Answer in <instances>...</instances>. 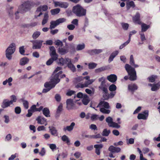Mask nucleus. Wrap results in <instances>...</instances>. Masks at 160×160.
<instances>
[{
    "label": "nucleus",
    "instance_id": "1",
    "mask_svg": "<svg viewBox=\"0 0 160 160\" xmlns=\"http://www.w3.org/2000/svg\"><path fill=\"white\" fill-rule=\"evenodd\" d=\"M58 78V75L56 74L51 79L49 82L44 84V86L46 88L44 89L42 91L43 93H46L49 91L52 88H54L55 85L60 82Z\"/></svg>",
    "mask_w": 160,
    "mask_h": 160
},
{
    "label": "nucleus",
    "instance_id": "2",
    "mask_svg": "<svg viewBox=\"0 0 160 160\" xmlns=\"http://www.w3.org/2000/svg\"><path fill=\"white\" fill-rule=\"evenodd\" d=\"M97 108H100V111L103 114H109L111 112V110L109 109L110 108V107L109 103L104 101L100 102Z\"/></svg>",
    "mask_w": 160,
    "mask_h": 160
},
{
    "label": "nucleus",
    "instance_id": "3",
    "mask_svg": "<svg viewBox=\"0 0 160 160\" xmlns=\"http://www.w3.org/2000/svg\"><path fill=\"white\" fill-rule=\"evenodd\" d=\"M125 68L129 75V79L131 81H134L137 79L136 72L135 69L130 65L126 64L125 65Z\"/></svg>",
    "mask_w": 160,
    "mask_h": 160
},
{
    "label": "nucleus",
    "instance_id": "4",
    "mask_svg": "<svg viewBox=\"0 0 160 160\" xmlns=\"http://www.w3.org/2000/svg\"><path fill=\"white\" fill-rule=\"evenodd\" d=\"M72 11L78 17H82L85 15L86 10L84 9L81 6L77 5L73 7Z\"/></svg>",
    "mask_w": 160,
    "mask_h": 160
},
{
    "label": "nucleus",
    "instance_id": "5",
    "mask_svg": "<svg viewBox=\"0 0 160 160\" xmlns=\"http://www.w3.org/2000/svg\"><path fill=\"white\" fill-rule=\"evenodd\" d=\"M16 50V45L15 43H11L6 50V56L9 60L12 58V55L14 53Z\"/></svg>",
    "mask_w": 160,
    "mask_h": 160
},
{
    "label": "nucleus",
    "instance_id": "6",
    "mask_svg": "<svg viewBox=\"0 0 160 160\" xmlns=\"http://www.w3.org/2000/svg\"><path fill=\"white\" fill-rule=\"evenodd\" d=\"M34 5V3L32 2L29 1L25 2L19 8V10L21 13H23L29 10Z\"/></svg>",
    "mask_w": 160,
    "mask_h": 160
},
{
    "label": "nucleus",
    "instance_id": "7",
    "mask_svg": "<svg viewBox=\"0 0 160 160\" xmlns=\"http://www.w3.org/2000/svg\"><path fill=\"white\" fill-rule=\"evenodd\" d=\"M99 82H101L100 85L99 86V88L102 90L104 92L107 93L108 92V90L106 85H105V78L102 77L98 78Z\"/></svg>",
    "mask_w": 160,
    "mask_h": 160
},
{
    "label": "nucleus",
    "instance_id": "8",
    "mask_svg": "<svg viewBox=\"0 0 160 160\" xmlns=\"http://www.w3.org/2000/svg\"><path fill=\"white\" fill-rule=\"evenodd\" d=\"M66 21V19L64 18H60L56 21H52L51 22L49 28L52 29L55 28L60 23L64 22Z\"/></svg>",
    "mask_w": 160,
    "mask_h": 160
},
{
    "label": "nucleus",
    "instance_id": "9",
    "mask_svg": "<svg viewBox=\"0 0 160 160\" xmlns=\"http://www.w3.org/2000/svg\"><path fill=\"white\" fill-rule=\"evenodd\" d=\"M48 8V7L46 5L41 6L38 7L35 12V17L37 18L42 14V12L46 11Z\"/></svg>",
    "mask_w": 160,
    "mask_h": 160
},
{
    "label": "nucleus",
    "instance_id": "10",
    "mask_svg": "<svg viewBox=\"0 0 160 160\" xmlns=\"http://www.w3.org/2000/svg\"><path fill=\"white\" fill-rule=\"evenodd\" d=\"M31 42L32 43V48L33 49H40L42 47L43 41L37 40L32 41Z\"/></svg>",
    "mask_w": 160,
    "mask_h": 160
},
{
    "label": "nucleus",
    "instance_id": "11",
    "mask_svg": "<svg viewBox=\"0 0 160 160\" xmlns=\"http://www.w3.org/2000/svg\"><path fill=\"white\" fill-rule=\"evenodd\" d=\"M94 81L95 79H92L87 80L84 83H80L77 85V87L78 88H81L87 87L89 85L92 84Z\"/></svg>",
    "mask_w": 160,
    "mask_h": 160
},
{
    "label": "nucleus",
    "instance_id": "12",
    "mask_svg": "<svg viewBox=\"0 0 160 160\" xmlns=\"http://www.w3.org/2000/svg\"><path fill=\"white\" fill-rule=\"evenodd\" d=\"M55 7H59L61 8H67L68 6V4L65 2L56 1L54 2Z\"/></svg>",
    "mask_w": 160,
    "mask_h": 160
},
{
    "label": "nucleus",
    "instance_id": "13",
    "mask_svg": "<svg viewBox=\"0 0 160 160\" xmlns=\"http://www.w3.org/2000/svg\"><path fill=\"white\" fill-rule=\"evenodd\" d=\"M148 116V111L145 110L141 113H139L137 118L138 119L146 120Z\"/></svg>",
    "mask_w": 160,
    "mask_h": 160
},
{
    "label": "nucleus",
    "instance_id": "14",
    "mask_svg": "<svg viewBox=\"0 0 160 160\" xmlns=\"http://www.w3.org/2000/svg\"><path fill=\"white\" fill-rule=\"evenodd\" d=\"M36 120L37 121L38 123V124H44L45 126H46L48 124L47 120L41 116H38L36 118Z\"/></svg>",
    "mask_w": 160,
    "mask_h": 160
},
{
    "label": "nucleus",
    "instance_id": "15",
    "mask_svg": "<svg viewBox=\"0 0 160 160\" xmlns=\"http://www.w3.org/2000/svg\"><path fill=\"white\" fill-rule=\"evenodd\" d=\"M12 104V101H10L8 99H5L3 100L1 106L2 108H5L10 107V105Z\"/></svg>",
    "mask_w": 160,
    "mask_h": 160
},
{
    "label": "nucleus",
    "instance_id": "16",
    "mask_svg": "<svg viewBox=\"0 0 160 160\" xmlns=\"http://www.w3.org/2000/svg\"><path fill=\"white\" fill-rule=\"evenodd\" d=\"M102 50L101 49H94L88 50L87 51V52L89 54L93 55L94 54H98L101 53L102 52Z\"/></svg>",
    "mask_w": 160,
    "mask_h": 160
},
{
    "label": "nucleus",
    "instance_id": "17",
    "mask_svg": "<svg viewBox=\"0 0 160 160\" xmlns=\"http://www.w3.org/2000/svg\"><path fill=\"white\" fill-rule=\"evenodd\" d=\"M58 52L61 55H63L65 54L68 52L69 50L68 47H63L58 48Z\"/></svg>",
    "mask_w": 160,
    "mask_h": 160
},
{
    "label": "nucleus",
    "instance_id": "18",
    "mask_svg": "<svg viewBox=\"0 0 160 160\" xmlns=\"http://www.w3.org/2000/svg\"><path fill=\"white\" fill-rule=\"evenodd\" d=\"M107 79L111 82H114L117 80V76L115 74H111L107 76Z\"/></svg>",
    "mask_w": 160,
    "mask_h": 160
},
{
    "label": "nucleus",
    "instance_id": "19",
    "mask_svg": "<svg viewBox=\"0 0 160 160\" xmlns=\"http://www.w3.org/2000/svg\"><path fill=\"white\" fill-rule=\"evenodd\" d=\"M49 128L51 134L55 136H57L58 134V130L54 127H49Z\"/></svg>",
    "mask_w": 160,
    "mask_h": 160
},
{
    "label": "nucleus",
    "instance_id": "20",
    "mask_svg": "<svg viewBox=\"0 0 160 160\" xmlns=\"http://www.w3.org/2000/svg\"><path fill=\"white\" fill-rule=\"evenodd\" d=\"M108 150L112 152H118L121 151L120 148L115 147L113 146H110L108 149Z\"/></svg>",
    "mask_w": 160,
    "mask_h": 160
},
{
    "label": "nucleus",
    "instance_id": "21",
    "mask_svg": "<svg viewBox=\"0 0 160 160\" xmlns=\"http://www.w3.org/2000/svg\"><path fill=\"white\" fill-rule=\"evenodd\" d=\"M75 125V123L74 122H72L70 126L64 127L63 128V130L65 132L67 131L69 132L71 131L73 129Z\"/></svg>",
    "mask_w": 160,
    "mask_h": 160
},
{
    "label": "nucleus",
    "instance_id": "22",
    "mask_svg": "<svg viewBox=\"0 0 160 160\" xmlns=\"http://www.w3.org/2000/svg\"><path fill=\"white\" fill-rule=\"evenodd\" d=\"M148 86L152 87L151 90L152 91H155L159 89L160 88V82L156 84L152 85L151 84L149 83L148 84Z\"/></svg>",
    "mask_w": 160,
    "mask_h": 160
},
{
    "label": "nucleus",
    "instance_id": "23",
    "mask_svg": "<svg viewBox=\"0 0 160 160\" xmlns=\"http://www.w3.org/2000/svg\"><path fill=\"white\" fill-rule=\"evenodd\" d=\"M103 147L102 144H96L94 145V148H95V152L98 155L100 154V150Z\"/></svg>",
    "mask_w": 160,
    "mask_h": 160
},
{
    "label": "nucleus",
    "instance_id": "24",
    "mask_svg": "<svg viewBox=\"0 0 160 160\" xmlns=\"http://www.w3.org/2000/svg\"><path fill=\"white\" fill-rule=\"evenodd\" d=\"M119 52L118 51H115L113 52L110 55L108 59V61L110 62L113 60L114 58L118 54Z\"/></svg>",
    "mask_w": 160,
    "mask_h": 160
},
{
    "label": "nucleus",
    "instance_id": "25",
    "mask_svg": "<svg viewBox=\"0 0 160 160\" xmlns=\"http://www.w3.org/2000/svg\"><path fill=\"white\" fill-rule=\"evenodd\" d=\"M29 60V59L26 57L23 58L21 59L20 61V64L22 66L28 63Z\"/></svg>",
    "mask_w": 160,
    "mask_h": 160
},
{
    "label": "nucleus",
    "instance_id": "26",
    "mask_svg": "<svg viewBox=\"0 0 160 160\" xmlns=\"http://www.w3.org/2000/svg\"><path fill=\"white\" fill-rule=\"evenodd\" d=\"M82 101L83 104L85 105H87L89 103V98L87 94H84Z\"/></svg>",
    "mask_w": 160,
    "mask_h": 160
},
{
    "label": "nucleus",
    "instance_id": "27",
    "mask_svg": "<svg viewBox=\"0 0 160 160\" xmlns=\"http://www.w3.org/2000/svg\"><path fill=\"white\" fill-rule=\"evenodd\" d=\"M139 18V13L138 12L137 13L135 16L133 18V22L135 23H138L139 24L140 23Z\"/></svg>",
    "mask_w": 160,
    "mask_h": 160
},
{
    "label": "nucleus",
    "instance_id": "28",
    "mask_svg": "<svg viewBox=\"0 0 160 160\" xmlns=\"http://www.w3.org/2000/svg\"><path fill=\"white\" fill-rule=\"evenodd\" d=\"M128 88L129 90L132 92L137 89L138 87L135 84H131L128 85Z\"/></svg>",
    "mask_w": 160,
    "mask_h": 160
},
{
    "label": "nucleus",
    "instance_id": "29",
    "mask_svg": "<svg viewBox=\"0 0 160 160\" xmlns=\"http://www.w3.org/2000/svg\"><path fill=\"white\" fill-rule=\"evenodd\" d=\"M85 45L84 43L78 44L77 45L76 49L78 51H81L83 50L85 48Z\"/></svg>",
    "mask_w": 160,
    "mask_h": 160
},
{
    "label": "nucleus",
    "instance_id": "30",
    "mask_svg": "<svg viewBox=\"0 0 160 160\" xmlns=\"http://www.w3.org/2000/svg\"><path fill=\"white\" fill-rule=\"evenodd\" d=\"M61 69V68L60 67H58L56 68L53 72V74L52 75L53 76H52V78L57 74L58 75L59 77V75L62 73V72L61 71H60H60Z\"/></svg>",
    "mask_w": 160,
    "mask_h": 160
},
{
    "label": "nucleus",
    "instance_id": "31",
    "mask_svg": "<svg viewBox=\"0 0 160 160\" xmlns=\"http://www.w3.org/2000/svg\"><path fill=\"white\" fill-rule=\"evenodd\" d=\"M107 68L106 66H103L95 70V73H98L106 70Z\"/></svg>",
    "mask_w": 160,
    "mask_h": 160
},
{
    "label": "nucleus",
    "instance_id": "32",
    "mask_svg": "<svg viewBox=\"0 0 160 160\" xmlns=\"http://www.w3.org/2000/svg\"><path fill=\"white\" fill-rule=\"evenodd\" d=\"M49 16L47 13H45L44 15V18L42 22V25H44L48 22V19Z\"/></svg>",
    "mask_w": 160,
    "mask_h": 160
},
{
    "label": "nucleus",
    "instance_id": "33",
    "mask_svg": "<svg viewBox=\"0 0 160 160\" xmlns=\"http://www.w3.org/2000/svg\"><path fill=\"white\" fill-rule=\"evenodd\" d=\"M43 114L46 117H49V109L46 108H44L42 110Z\"/></svg>",
    "mask_w": 160,
    "mask_h": 160
},
{
    "label": "nucleus",
    "instance_id": "34",
    "mask_svg": "<svg viewBox=\"0 0 160 160\" xmlns=\"http://www.w3.org/2000/svg\"><path fill=\"white\" fill-rule=\"evenodd\" d=\"M88 68L92 69L95 68L97 66V64L93 62L89 63L88 64Z\"/></svg>",
    "mask_w": 160,
    "mask_h": 160
},
{
    "label": "nucleus",
    "instance_id": "35",
    "mask_svg": "<svg viewBox=\"0 0 160 160\" xmlns=\"http://www.w3.org/2000/svg\"><path fill=\"white\" fill-rule=\"evenodd\" d=\"M150 27V26L146 24L142 23L141 25L142 32H145Z\"/></svg>",
    "mask_w": 160,
    "mask_h": 160
},
{
    "label": "nucleus",
    "instance_id": "36",
    "mask_svg": "<svg viewBox=\"0 0 160 160\" xmlns=\"http://www.w3.org/2000/svg\"><path fill=\"white\" fill-rule=\"evenodd\" d=\"M41 34V32L38 31H36L34 32L32 35V38L33 39L38 38Z\"/></svg>",
    "mask_w": 160,
    "mask_h": 160
},
{
    "label": "nucleus",
    "instance_id": "37",
    "mask_svg": "<svg viewBox=\"0 0 160 160\" xmlns=\"http://www.w3.org/2000/svg\"><path fill=\"white\" fill-rule=\"evenodd\" d=\"M60 10L59 8H56L52 9L50 10V12L52 15H55L58 13L60 12Z\"/></svg>",
    "mask_w": 160,
    "mask_h": 160
},
{
    "label": "nucleus",
    "instance_id": "38",
    "mask_svg": "<svg viewBox=\"0 0 160 160\" xmlns=\"http://www.w3.org/2000/svg\"><path fill=\"white\" fill-rule=\"evenodd\" d=\"M135 5L133 2L131 1L128 2L127 3V8L128 10L131 7H134Z\"/></svg>",
    "mask_w": 160,
    "mask_h": 160
},
{
    "label": "nucleus",
    "instance_id": "39",
    "mask_svg": "<svg viewBox=\"0 0 160 160\" xmlns=\"http://www.w3.org/2000/svg\"><path fill=\"white\" fill-rule=\"evenodd\" d=\"M67 107H70L73 106V103L72 99H69L67 100L66 101Z\"/></svg>",
    "mask_w": 160,
    "mask_h": 160
},
{
    "label": "nucleus",
    "instance_id": "40",
    "mask_svg": "<svg viewBox=\"0 0 160 160\" xmlns=\"http://www.w3.org/2000/svg\"><path fill=\"white\" fill-rule=\"evenodd\" d=\"M106 121L108 123V125L109 127L113 122L112 118L110 117H108L106 118Z\"/></svg>",
    "mask_w": 160,
    "mask_h": 160
},
{
    "label": "nucleus",
    "instance_id": "41",
    "mask_svg": "<svg viewBox=\"0 0 160 160\" xmlns=\"http://www.w3.org/2000/svg\"><path fill=\"white\" fill-rule=\"evenodd\" d=\"M13 8L12 7L9 6L7 8V12L9 16H11L13 14V12L12 10Z\"/></svg>",
    "mask_w": 160,
    "mask_h": 160
},
{
    "label": "nucleus",
    "instance_id": "42",
    "mask_svg": "<svg viewBox=\"0 0 160 160\" xmlns=\"http://www.w3.org/2000/svg\"><path fill=\"white\" fill-rule=\"evenodd\" d=\"M21 101L23 102V104L24 108L26 109H28V101L23 99H22Z\"/></svg>",
    "mask_w": 160,
    "mask_h": 160
},
{
    "label": "nucleus",
    "instance_id": "43",
    "mask_svg": "<svg viewBox=\"0 0 160 160\" xmlns=\"http://www.w3.org/2000/svg\"><path fill=\"white\" fill-rule=\"evenodd\" d=\"M66 58H59L58 60V62L62 65L66 64Z\"/></svg>",
    "mask_w": 160,
    "mask_h": 160
},
{
    "label": "nucleus",
    "instance_id": "44",
    "mask_svg": "<svg viewBox=\"0 0 160 160\" xmlns=\"http://www.w3.org/2000/svg\"><path fill=\"white\" fill-rule=\"evenodd\" d=\"M68 67L72 72H74L76 71V68L75 66L72 63L68 64Z\"/></svg>",
    "mask_w": 160,
    "mask_h": 160
},
{
    "label": "nucleus",
    "instance_id": "45",
    "mask_svg": "<svg viewBox=\"0 0 160 160\" xmlns=\"http://www.w3.org/2000/svg\"><path fill=\"white\" fill-rule=\"evenodd\" d=\"M50 54L51 55H55L57 54L56 52V50L55 48L53 46H51L50 47Z\"/></svg>",
    "mask_w": 160,
    "mask_h": 160
},
{
    "label": "nucleus",
    "instance_id": "46",
    "mask_svg": "<svg viewBox=\"0 0 160 160\" xmlns=\"http://www.w3.org/2000/svg\"><path fill=\"white\" fill-rule=\"evenodd\" d=\"M110 130H108L107 129L103 130L102 133V135L103 136H108L110 133Z\"/></svg>",
    "mask_w": 160,
    "mask_h": 160
},
{
    "label": "nucleus",
    "instance_id": "47",
    "mask_svg": "<svg viewBox=\"0 0 160 160\" xmlns=\"http://www.w3.org/2000/svg\"><path fill=\"white\" fill-rule=\"evenodd\" d=\"M131 40L129 39L126 42L124 43L123 44L121 45L119 47V49H121L127 45L130 42Z\"/></svg>",
    "mask_w": 160,
    "mask_h": 160
},
{
    "label": "nucleus",
    "instance_id": "48",
    "mask_svg": "<svg viewBox=\"0 0 160 160\" xmlns=\"http://www.w3.org/2000/svg\"><path fill=\"white\" fill-rule=\"evenodd\" d=\"M109 127L118 128H119L120 126V125H119L118 123L113 122L112 123L111 125H110Z\"/></svg>",
    "mask_w": 160,
    "mask_h": 160
},
{
    "label": "nucleus",
    "instance_id": "49",
    "mask_svg": "<svg viewBox=\"0 0 160 160\" xmlns=\"http://www.w3.org/2000/svg\"><path fill=\"white\" fill-rule=\"evenodd\" d=\"M12 78L11 77H10L8 79H6L5 81H4L2 82V84L3 85H6L7 83H8L10 82H12Z\"/></svg>",
    "mask_w": 160,
    "mask_h": 160
},
{
    "label": "nucleus",
    "instance_id": "50",
    "mask_svg": "<svg viewBox=\"0 0 160 160\" xmlns=\"http://www.w3.org/2000/svg\"><path fill=\"white\" fill-rule=\"evenodd\" d=\"M62 139L63 141L66 142L67 143L70 142L68 138L65 135H64L62 137Z\"/></svg>",
    "mask_w": 160,
    "mask_h": 160
},
{
    "label": "nucleus",
    "instance_id": "51",
    "mask_svg": "<svg viewBox=\"0 0 160 160\" xmlns=\"http://www.w3.org/2000/svg\"><path fill=\"white\" fill-rule=\"evenodd\" d=\"M121 25L122 28L124 30H126L128 29L129 27V25L128 24L125 23H122Z\"/></svg>",
    "mask_w": 160,
    "mask_h": 160
},
{
    "label": "nucleus",
    "instance_id": "52",
    "mask_svg": "<svg viewBox=\"0 0 160 160\" xmlns=\"http://www.w3.org/2000/svg\"><path fill=\"white\" fill-rule=\"evenodd\" d=\"M156 78V76L152 75L148 78L149 81L150 82H154Z\"/></svg>",
    "mask_w": 160,
    "mask_h": 160
},
{
    "label": "nucleus",
    "instance_id": "53",
    "mask_svg": "<svg viewBox=\"0 0 160 160\" xmlns=\"http://www.w3.org/2000/svg\"><path fill=\"white\" fill-rule=\"evenodd\" d=\"M46 152L45 148L43 147L41 148L40 152H39V154L41 156H43L45 154Z\"/></svg>",
    "mask_w": 160,
    "mask_h": 160
},
{
    "label": "nucleus",
    "instance_id": "54",
    "mask_svg": "<svg viewBox=\"0 0 160 160\" xmlns=\"http://www.w3.org/2000/svg\"><path fill=\"white\" fill-rule=\"evenodd\" d=\"M21 111V108L19 107H17L15 108V112L17 114H20Z\"/></svg>",
    "mask_w": 160,
    "mask_h": 160
},
{
    "label": "nucleus",
    "instance_id": "55",
    "mask_svg": "<svg viewBox=\"0 0 160 160\" xmlns=\"http://www.w3.org/2000/svg\"><path fill=\"white\" fill-rule=\"evenodd\" d=\"M55 44L56 45L58 46H62L63 45L62 42L59 40H57L55 42Z\"/></svg>",
    "mask_w": 160,
    "mask_h": 160
},
{
    "label": "nucleus",
    "instance_id": "56",
    "mask_svg": "<svg viewBox=\"0 0 160 160\" xmlns=\"http://www.w3.org/2000/svg\"><path fill=\"white\" fill-rule=\"evenodd\" d=\"M116 86L115 85L112 84L109 86V90L111 91H114L116 89Z\"/></svg>",
    "mask_w": 160,
    "mask_h": 160
},
{
    "label": "nucleus",
    "instance_id": "57",
    "mask_svg": "<svg viewBox=\"0 0 160 160\" xmlns=\"http://www.w3.org/2000/svg\"><path fill=\"white\" fill-rule=\"evenodd\" d=\"M91 119L92 120H96L98 119V115L95 114H93L91 117Z\"/></svg>",
    "mask_w": 160,
    "mask_h": 160
},
{
    "label": "nucleus",
    "instance_id": "58",
    "mask_svg": "<svg viewBox=\"0 0 160 160\" xmlns=\"http://www.w3.org/2000/svg\"><path fill=\"white\" fill-rule=\"evenodd\" d=\"M19 52L22 55H24L25 52V49L23 46H21L19 48Z\"/></svg>",
    "mask_w": 160,
    "mask_h": 160
},
{
    "label": "nucleus",
    "instance_id": "59",
    "mask_svg": "<svg viewBox=\"0 0 160 160\" xmlns=\"http://www.w3.org/2000/svg\"><path fill=\"white\" fill-rule=\"evenodd\" d=\"M11 100H10V101H12V103L14 102H15L17 100V98L14 95H12L11 97Z\"/></svg>",
    "mask_w": 160,
    "mask_h": 160
},
{
    "label": "nucleus",
    "instance_id": "60",
    "mask_svg": "<svg viewBox=\"0 0 160 160\" xmlns=\"http://www.w3.org/2000/svg\"><path fill=\"white\" fill-rule=\"evenodd\" d=\"M50 56L51 57V58L53 60V61L56 60L58 57V55L57 54H55V55H51Z\"/></svg>",
    "mask_w": 160,
    "mask_h": 160
},
{
    "label": "nucleus",
    "instance_id": "61",
    "mask_svg": "<svg viewBox=\"0 0 160 160\" xmlns=\"http://www.w3.org/2000/svg\"><path fill=\"white\" fill-rule=\"evenodd\" d=\"M4 118L5 119L4 122L6 123H8L10 121L9 117L5 115L4 116Z\"/></svg>",
    "mask_w": 160,
    "mask_h": 160
},
{
    "label": "nucleus",
    "instance_id": "62",
    "mask_svg": "<svg viewBox=\"0 0 160 160\" xmlns=\"http://www.w3.org/2000/svg\"><path fill=\"white\" fill-rule=\"evenodd\" d=\"M134 60L133 57L132 55H130V63L131 65L134 64Z\"/></svg>",
    "mask_w": 160,
    "mask_h": 160
},
{
    "label": "nucleus",
    "instance_id": "63",
    "mask_svg": "<svg viewBox=\"0 0 160 160\" xmlns=\"http://www.w3.org/2000/svg\"><path fill=\"white\" fill-rule=\"evenodd\" d=\"M12 138V136L11 134H8L5 137V141H8L10 140Z\"/></svg>",
    "mask_w": 160,
    "mask_h": 160
},
{
    "label": "nucleus",
    "instance_id": "64",
    "mask_svg": "<svg viewBox=\"0 0 160 160\" xmlns=\"http://www.w3.org/2000/svg\"><path fill=\"white\" fill-rule=\"evenodd\" d=\"M62 104H60L58 106L57 108V113H59L62 110Z\"/></svg>",
    "mask_w": 160,
    "mask_h": 160
}]
</instances>
